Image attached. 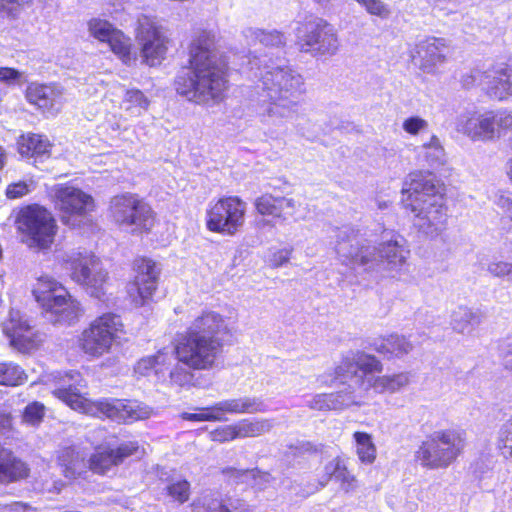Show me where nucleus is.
Wrapping results in <instances>:
<instances>
[{
  "label": "nucleus",
  "mask_w": 512,
  "mask_h": 512,
  "mask_svg": "<svg viewBox=\"0 0 512 512\" xmlns=\"http://www.w3.org/2000/svg\"><path fill=\"white\" fill-rule=\"evenodd\" d=\"M188 63L175 76L177 94L199 105L220 102L227 88V62L216 49L214 33L202 31L192 41Z\"/></svg>",
  "instance_id": "obj_1"
},
{
  "label": "nucleus",
  "mask_w": 512,
  "mask_h": 512,
  "mask_svg": "<svg viewBox=\"0 0 512 512\" xmlns=\"http://www.w3.org/2000/svg\"><path fill=\"white\" fill-rule=\"evenodd\" d=\"M335 237L339 259L357 272L378 274L396 270L405 263L409 253L404 238L394 231L384 232L378 247L349 225L336 228Z\"/></svg>",
  "instance_id": "obj_2"
},
{
  "label": "nucleus",
  "mask_w": 512,
  "mask_h": 512,
  "mask_svg": "<svg viewBox=\"0 0 512 512\" xmlns=\"http://www.w3.org/2000/svg\"><path fill=\"white\" fill-rule=\"evenodd\" d=\"M250 77L257 79L263 97L270 101L266 108L269 117L289 118L295 112L300 97L305 93L302 75L291 66L274 62L267 56H254L248 61Z\"/></svg>",
  "instance_id": "obj_3"
},
{
  "label": "nucleus",
  "mask_w": 512,
  "mask_h": 512,
  "mask_svg": "<svg viewBox=\"0 0 512 512\" xmlns=\"http://www.w3.org/2000/svg\"><path fill=\"white\" fill-rule=\"evenodd\" d=\"M85 386L86 384L78 371H69L59 378L58 387L53 393L74 410L99 418H108L119 423L144 420L152 414V409L148 405L137 400L103 398L98 401H90L83 395L82 389Z\"/></svg>",
  "instance_id": "obj_4"
},
{
  "label": "nucleus",
  "mask_w": 512,
  "mask_h": 512,
  "mask_svg": "<svg viewBox=\"0 0 512 512\" xmlns=\"http://www.w3.org/2000/svg\"><path fill=\"white\" fill-rule=\"evenodd\" d=\"M406 207L415 213L414 225L429 237L437 236L446 225L447 208L438 193L435 177L431 173H410L402 188Z\"/></svg>",
  "instance_id": "obj_5"
},
{
  "label": "nucleus",
  "mask_w": 512,
  "mask_h": 512,
  "mask_svg": "<svg viewBox=\"0 0 512 512\" xmlns=\"http://www.w3.org/2000/svg\"><path fill=\"white\" fill-rule=\"evenodd\" d=\"M225 328L222 316L216 312L197 317L175 346L178 361L193 369L212 367L221 350L219 334Z\"/></svg>",
  "instance_id": "obj_6"
},
{
  "label": "nucleus",
  "mask_w": 512,
  "mask_h": 512,
  "mask_svg": "<svg viewBox=\"0 0 512 512\" xmlns=\"http://www.w3.org/2000/svg\"><path fill=\"white\" fill-rule=\"evenodd\" d=\"M382 363L371 354L355 352L345 356L335 370V379L340 381L342 388L330 393L331 410H343L352 405H359L361 390L371 388L372 376L369 372H381Z\"/></svg>",
  "instance_id": "obj_7"
},
{
  "label": "nucleus",
  "mask_w": 512,
  "mask_h": 512,
  "mask_svg": "<svg viewBox=\"0 0 512 512\" xmlns=\"http://www.w3.org/2000/svg\"><path fill=\"white\" fill-rule=\"evenodd\" d=\"M466 445L464 430H437L421 443L415 457L427 469H446L463 453Z\"/></svg>",
  "instance_id": "obj_8"
},
{
  "label": "nucleus",
  "mask_w": 512,
  "mask_h": 512,
  "mask_svg": "<svg viewBox=\"0 0 512 512\" xmlns=\"http://www.w3.org/2000/svg\"><path fill=\"white\" fill-rule=\"evenodd\" d=\"M295 37L298 50L313 57L334 55L339 47L333 26L319 17L311 16L298 23Z\"/></svg>",
  "instance_id": "obj_9"
},
{
  "label": "nucleus",
  "mask_w": 512,
  "mask_h": 512,
  "mask_svg": "<svg viewBox=\"0 0 512 512\" xmlns=\"http://www.w3.org/2000/svg\"><path fill=\"white\" fill-rule=\"evenodd\" d=\"M123 331L121 317L114 313H105L91 322L80 337L82 350L94 357L109 352Z\"/></svg>",
  "instance_id": "obj_10"
},
{
  "label": "nucleus",
  "mask_w": 512,
  "mask_h": 512,
  "mask_svg": "<svg viewBox=\"0 0 512 512\" xmlns=\"http://www.w3.org/2000/svg\"><path fill=\"white\" fill-rule=\"evenodd\" d=\"M110 211L114 221L131 232L149 231L154 224L151 207L133 194L117 195L111 199Z\"/></svg>",
  "instance_id": "obj_11"
},
{
  "label": "nucleus",
  "mask_w": 512,
  "mask_h": 512,
  "mask_svg": "<svg viewBox=\"0 0 512 512\" xmlns=\"http://www.w3.org/2000/svg\"><path fill=\"white\" fill-rule=\"evenodd\" d=\"M135 33L142 62L149 66L160 64L166 56L169 39L156 19L140 15L136 20Z\"/></svg>",
  "instance_id": "obj_12"
},
{
  "label": "nucleus",
  "mask_w": 512,
  "mask_h": 512,
  "mask_svg": "<svg viewBox=\"0 0 512 512\" xmlns=\"http://www.w3.org/2000/svg\"><path fill=\"white\" fill-rule=\"evenodd\" d=\"M18 229L28 236L30 245L39 248H48L56 233L55 220L51 213L39 206L30 205L19 212Z\"/></svg>",
  "instance_id": "obj_13"
},
{
  "label": "nucleus",
  "mask_w": 512,
  "mask_h": 512,
  "mask_svg": "<svg viewBox=\"0 0 512 512\" xmlns=\"http://www.w3.org/2000/svg\"><path fill=\"white\" fill-rule=\"evenodd\" d=\"M246 203L237 196L220 198L207 211V228L212 232L235 235L244 225Z\"/></svg>",
  "instance_id": "obj_14"
},
{
  "label": "nucleus",
  "mask_w": 512,
  "mask_h": 512,
  "mask_svg": "<svg viewBox=\"0 0 512 512\" xmlns=\"http://www.w3.org/2000/svg\"><path fill=\"white\" fill-rule=\"evenodd\" d=\"M51 194L55 206L63 214L61 220L64 224L76 227L80 224V216L93 208V199L81 189L67 184L55 185Z\"/></svg>",
  "instance_id": "obj_15"
},
{
  "label": "nucleus",
  "mask_w": 512,
  "mask_h": 512,
  "mask_svg": "<svg viewBox=\"0 0 512 512\" xmlns=\"http://www.w3.org/2000/svg\"><path fill=\"white\" fill-rule=\"evenodd\" d=\"M70 271L71 278L84 286L92 297L101 299L105 294L107 273L95 255L88 252L78 253L70 260Z\"/></svg>",
  "instance_id": "obj_16"
},
{
  "label": "nucleus",
  "mask_w": 512,
  "mask_h": 512,
  "mask_svg": "<svg viewBox=\"0 0 512 512\" xmlns=\"http://www.w3.org/2000/svg\"><path fill=\"white\" fill-rule=\"evenodd\" d=\"M448 53L443 38L427 37L420 40L412 51V60L425 73H434L445 62Z\"/></svg>",
  "instance_id": "obj_17"
},
{
  "label": "nucleus",
  "mask_w": 512,
  "mask_h": 512,
  "mask_svg": "<svg viewBox=\"0 0 512 512\" xmlns=\"http://www.w3.org/2000/svg\"><path fill=\"white\" fill-rule=\"evenodd\" d=\"M456 130L463 133L473 141L487 140L494 137L492 112L479 114L465 112L456 119Z\"/></svg>",
  "instance_id": "obj_18"
},
{
  "label": "nucleus",
  "mask_w": 512,
  "mask_h": 512,
  "mask_svg": "<svg viewBox=\"0 0 512 512\" xmlns=\"http://www.w3.org/2000/svg\"><path fill=\"white\" fill-rule=\"evenodd\" d=\"M134 286L140 297V305L151 298L158 286L160 266L150 258L141 257L134 261Z\"/></svg>",
  "instance_id": "obj_19"
},
{
  "label": "nucleus",
  "mask_w": 512,
  "mask_h": 512,
  "mask_svg": "<svg viewBox=\"0 0 512 512\" xmlns=\"http://www.w3.org/2000/svg\"><path fill=\"white\" fill-rule=\"evenodd\" d=\"M46 319L53 324L71 325L78 320L81 309L78 301L73 299L68 292L54 297L44 308Z\"/></svg>",
  "instance_id": "obj_20"
},
{
  "label": "nucleus",
  "mask_w": 512,
  "mask_h": 512,
  "mask_svg": "<svg viewBox=\"0 0 512 512\" xmlns=\"http://www.w3.org/2000/svg\"><path fill=\"white\" fill-rule=\"evenodd\" d=\"M484 86L490 97L497 100L512 96V63L498 64L484 72Z\"/></svg>",
  "instance_id": "obj_21"
},
{
  "label": "nucleus",
  "mask_w": 512,
  "mask_h": 512,
  "mask_svg": "<svg viewBox=\"0 0 512 512\" xmlns=\"http://www.w3.org/2000/svg\"><path fill=\"white\" fill-rule=\"evenodd\" d=\"M3 332L10 339V344L21 352L34 346L32 327L19 311H10L9 319L3 323Z\"/></svg>",
  "instance_id": "obj_22"
},
{
  "label": "nucleus",
  "mask_w": 512,
  "mask_h": 512,
  "mask_svg": "<svg viewBox=\"0 0 512 512\" xmlns=\"http://www.w3.org/2000/svg\"><path fill=\"white\" fill-rule=\"evenodd\" d=\"M26 98L29 103L49 112H58L64 102L63 89L56 85L31 84L27 88Z\"/></svg>",
  "instance_id": "obj_23"
},
{
  "label": "nucleus",
  "mask_w": 512,
  "mask_h": 512,
  "mask_svg": "<svg viewBox=\"0 0 512 512\" xmlns=\"http://www.w3.org/2000/svg\"><path fill=\"white\" fill-rule=\"evenodd\" d=\"M216 410L226 417V414L265 413L268 406L260 397L245 396L221 400L216 403Z\"/></svg>",
  "instance_id": "obj_24"
},
{
  "label": "nucleus",
  "mask_w": 512,
  "mask_h": 512,
  "mask_svg": "<svg viewBox=\"0 0 512 512\" xmlns=\"http://www.w3.org/2000/svg\"><path fill=\"white\" fill-rule=\"evenodd\" d=\"M484 313L480 309H472L464 305L457 306L450 315V326L455 333L471 336L482 323Z\"/></svg>",
  "instance_id": "obj_25"
},
{
  "label": "nucleus",
  "mask_w": 512,
  "mask_h": 512,
  "mask_svg": "<svg viewBox=\"0 0 512 512\" xmlns=\"http://www.w3.org/2000/svg\"><path fill=\"white\" fill-rule=\"evenodd\" d=\"M258 213L286 219L295 213L296 203L292 198L264 194L255 200Z\"/></svg>",
  "instance_id": "obj_26"
},
{
  "label": "nucleus",
  "mask_w": 512,
  "mask_h": 512,
  "mask_svg": "<svg viewBox=\"0 0 512 512\" xmlns=\"http://www.w3.org/2000/svg\"><path fill=\"white\" fill-rule=\"evenodd\" d=\"M18 151L23 157H34L35 161L49 156L51 143L43 135L28 133L17 141Z\"/></svg>",
  "instance_id": "obj_27"
},
{
  "label": "nucleus",
  "mask_w": 512,
  "mask_h": 512,
  "mask_svg": "<svg viewBox=\"0 0 512 512\" xmlns=\"http://www.w3.org/2000/svg\"><path fill=\"white\" fill-rule=\"evenodd\" d=\"M24 462L13 456L12 452L0 447V482H13L28 476Z\"/></svg>",
  "instance_id": "obj_28"
},
{
  "label": "nucleus",
  "mask_w": 512,
  "mask_h": 512,
  "mask_svg": "<svg viewBox=\"0 0 512 512\" xmlns=\"http://www.w3.org/2000/svg\"><path fill=\"white\" fill-rule=\"evenodd\" d=\"M372 347L376 352L391 358L408 354L413 349V344L403 335L391 334L375 340Z\"/></svg>",
  "instance_id": "obj_29"
},
{
  "label": "nucleus",
  "mask_w": 512,
  "mask_h": 512,
  "mask_svg": "<svg viewBox=\"0 0 512 512\" xmlns=\"http://www.w3.org/2000/svg\"><path fill=\"white\" fill-rule=\"evenodd\" d=\"M243 36L247 39L249 45L260 43L266 47H281L286 43V37L278 30H263L259 28L248 27L243 30Z\"/></svg>",
  "instance_id": "obj_30"
},
{
  "label": "nucleus",
  "mask_w": 512,
  "mask_h": 512,
  "mask_svg": "<svg viewBox=\"0 0 512 512\" xmlns=\"http://www.w3.org/2000/svg\"><path fill=\"white\" fill-rule=\"evenodd\" d=\"M32 292L36 301L44 308L57 295L66 294V289L56 280L45 275L38 278Z\"/></svg>",
  "instance_id": "obj_31"
},
{
  "label": "nucleus",
  "mask_w": 512,
  "mask_h": 512,
  "mask_svg": "<svg viewBox=\"0 0 512 512\" xmlns=\"http://www.w3.org/2000/svg\"><path fill=\"white\" fill-rule=\"evenodd\" d=\"M113 51L124 64L132 65L137 61V53L133 50L131 39L127 37L121 30H117L112 34L107 42Z\"/></svg>",
  "instance_id": "obj_32"
},
{
  "label": "nucleus",
  "mask_w": 512,
  "mask_h": 512,
  "mask_svg": "<svg viewBox=\"0 0 512 512\" xmlns=\"http://www.w3.org/2000/svg\"><path fill=\"white\" fill-rule=\"evenodd\" d=\"M374 372L367 373L364 378L372 376L371 387L378 392H395L409 383V376L407 373H399L390 376L375 377Z\"/></svg>",
  "instance_id": "obj_33"
},
{
  "label": "nucleus",
  "mask_w": 512,
  "mask_h": 512,
  "mask_svg": "<svg viewBox=\"0 0 512 512\" xmlns=\"http://www.w3.org/2000/svg\"><path fill=\"white\" fill-rule=\"evenodd\" d=\"M193 512H227L218 492H205L192 503Z\"/></svg>",
  "instance_id": "obj_34"
},
{
  "label": "nucleus",
  "mask_w": 512,
  "mask_h": 512,
  "mask_svg": "<svg viewBox=\"0 0 512 512\" xmlns=\"http://www.w3.org/2000/svg\"><path fill=\"white\" fill-rule=\"evenodd\" d=\"M272 423L267 419L249 421L244 419L236 424L238 438L256 437L269 432Z\"/></svg>",
  "instance_id": "obj_35"
},
{
  "label": "nucleus",
  "mask_w": 512,
  "mask_h": 512,
  "mask_svg": "<svg viewBox=\"0 0 512 512\" xmlns=\"http://www.w3.org/2000/svg\"><path fill=\"white\" fill-rule=\"evenodd\" d=\"M119 465L115 455L113 453V449H106L103 451H99L94 453L89 460V468L94 473L97 474H106L110 469Z\"/></svg>",
  "instance_id": "obj_36"
},
{
  "label": "nucleus",
  "mask_w": 512,
  "mask_h": 512,
  "mask_svg": "<svg viewBox=\"0 0 512 512\" xmlns=\"http://www.w3.org/2000/svg\"><path fill=\"white\" fill-rule=\"evenodd\" d=\"M123 103L126 111L133 116H139L148 109L150 101L142 91L130 89L126 91Z\"/></svg>",
  "instance_id": "obj_37"
},
{
  "label": "nucleus",
  "mask_w": 512,
  "mask_h": 512,
  "mask_svg": "<svg viewBox=\"0 0 512 512\" xmlns=\"http://www.w3.org/2000/svg\"><path fill=\"white\" fill-rule=\"evenodd\" d=\"M354 439L357 444V454L364 463H372L376 457V448L372 437L366 432H355Z\"/></svg>",
  "instance_id": "obj_38"
},
{
  "label": "nucleus",
  "mask_w": 512,
  "mask_h": 512,
  "mask_svg": "<svg viewBox=\"0 0 512 512\" xmlns=\"http://www.w3.org/2000/svg\"><path fill=\"white\" fill-rule=\"evenodd\" d=\"M26 375L20 366L13 363H0V384L17 386L24 382Z\"/></svg>",
  "instance_id": "obj_39"
},
{
  "label": "nucleus",
  "mask_w": 512,
  "mask_h": 512,
  "mask_svg": "<svg viewBox=\"0 0 512 512\" xmlns=\"http://www.w3.org/2000/svg\"><path fill=\"white\" fill-rule=\"evenodd\" d=\"M90 34L101 42H108L116 29L110 22L100 18H92L88 22Z\"/></svg>",
  "instance_id": "obj_40"
},
{
  "label": "nucleus",
  "mask_w": 512,
  "mask_h": 512,
  "mask_svg": "<svg viewBox=\"0 0 512 512\" xmlns=\"http://www.w3.org/2000/svg\"><path fill=\"white\" fill-rule=\"evenodd\" d=\"M426 160L431 166L440 165L444 162L445 152L437 136H432L428 143L423 145Z\"/></svg>",
  "instance_id": "obj_41"
},
{
  "label": "nucleus",
  "mask_w": 512,
  "mask_h": 512,
  "mask_svg": "<svg viewBox=\"0 0 512 512\" xmlns=\"http://www.w3.org/2000/svg\"><path fill=\"white\" fill-rule=\"evenodd\" d=\"M200 413H188L184 412L181 414L182 419L188 421H225L226 417L221 416V412L216 410V403L210 407L198 408Z\"/></svg>",
  "instance_id": "obj_42"
},
{
  "label": "nucleus",
  "mask_w": 512,
  "mask_h": 512,
  "mask_svg": "<svg viewBox=\"0 0 512 512\" xmlns=\"http://www.w3.org/2000/svg\"><path fill=\"white\" fill-rule=\"evenodd\" d=\"M73 455L74 450L68 448L64 450L60 456V461L62 465L65 466V476L68 478H76V476L81 475L86 469V467L81 466V461H79L78 458H72Z\"/></svg>",
  "instance_id": "obj_43"
},
{
  "label": "nucleus",
  "mask_w": 512,
  "mask_h": 512,
  "mask_svg": "<svg viewBox=\"0 0 512 512\" xmlns=\"http://www.w3.org/2000/svg\"><path fill=\"white\" fill-rule=\"evenodd\" d=\"M167 494L180 504L188 501L190 496V483L185 480H177L166 486Z\"/></svg>",
  "instance_id": "obj_44"
},
{
  "label": "nucleus",
  "mask_w": 512,
  "mask_h": 512,
  "mask_svg": "<svg viewBox=\"0 0 512 512\" xmlns=\"http://www.w3.org/2000/svg\"><path fill=\"white\" fill-rule=\"evenodd\" d=\"M498 448L505 458L512 457V418L500 428Z\"/></svg>",
  "instance_id": "obj_45"
},
{
  "label": "nucleus",
  "mask_w": 512,
  "mask_h": 512,
  "mask_svg": "<svg viewBox=\"0 0 512 512\" xmlns=\"http://www.w3.org/2000/svg\"><path fill=\"white\" fill-rule=\"evenodd\" d=\"M45 413V407L40 402H32L28 404L23 412V421L30 424V425H37L39 424Z\"/></svg>",
  "instance_id": "obj_46"
},
{
  "label": "nucleus",
  "mask_w": 512,
  "mask_h": 512,
  "mask_svg": "<svg viewBox=\"0 0 512 512\" xmlns=\"http://www.w3.org/2000/svg\"><path fill=\"white\" fill-rule=\"evenodd\" d=\"M224 474L229 475L230 477H233L237 482H246L248 479H256L257 476L264 479V481H268L269 474L268 473H262L259 470H238L235 468H226L223 470Z\"/></svg>",
  "instance_id": "obj_47"
},
{
  "label": "nucleus",
  "mask_w": 512,
  "mask_h": 512,
  "mask_svg": "<svg viewBox=\"0 0 512 512\" xmlns=\"http://www.w3.org/2000/svg\"><path fill=\"white\" fill-rule=\"evenodd\" d=\"M194 375L187 368L176 365L170 372L171 382L180 386H190L193 383Z\"/></svg>",
  "instance_id": "obj_48"
},
{
  "label": "nucleus",
  "mask_w": 512,
  "mask_h": 512,
  "mask_svg": "<svg viewBox=\"0 0 512 512\" xmlns=\"http://www.w3.org/2000/svg\"><path fill=\"white\" fill-rule=\"evenodd\" d=\"M360 5L363 6L369 14L382 19L388 18L391 13L389 6L381 0H363Z\"/></svg>",
  "instance_id": "obj_49"
},
{
  "label": "nucleus",
  "mask_w": 512,
  "mask_h": 512,
  "mask_svg": "<svg viewBox=\"0 0 512 512\" xmlns=\"http://www.w3.org/2000/svg\"><path fill=\"white\" fill-rule=\"evenodd\" d=\"M138 451L139 445L136 441L123 442L116 449H113L118 464H121L127 457L137 454Z\"/></svg>",
  "instance_id": "obj_50"
},
{
  "label": "nucleus",
  "mask_w": 512,
  "mask_h": 512,
  "mask_svg": "<svg viewBox=\"0 0 512 512\" xmlns=\"http://www.w3.org/2000/svg\"><path fill=\"white\" fill-rule=\"evenodd\" d=\"M339 467H344V461L341 460L340 458H335L329 463H327L325 466V479L321 480L319 482V485L313 486L309 491H307V493H314L320 488H323L331 478H334V475L339 469Z\"/></svg>",
  "instance_id": "obj_51"
},
{
  "label": "nucleus",
  "mask_w": 512,
  "mask_h": 512,
  "mask_svg": "<svg viewBox=\"0 0 512 512\" xmlns=\"http://www.w3.org/2000/svg\"><path fill=\"white\" fill-rule=\"evenodd\" d=\"M161 355H153L140 359L137 362L135 367V371L140 375H146L150 370H155V373L158 374V365L160 363Z\"/></svg>",
  "instance_id": "obj_52"
},
{
  "label": "nucleus",
  "mask_w": 512,
  "mask_h": 512,
  "mask_svg": "<svg viewBox=\"0 0 512 512\" xmlns=\"http://www.w3.org/2000/svg\"><path fill=\"white\" fill-rule=\"evenodd\" d=\"M32 189V182L27 183L25 181H19L8 185L6 189V195L9 199H17L28 194L29 192L32 191Z\"/></svg>",
  "instance_id": "obj_53"
},
{
  "label": "nucleus",
  "mask_w": 512,
  "mask_h": 512,
  "mask_svg": "<svg viewBox=\"0 0 512 512\" xmlns=\"http://www.w3.org/2000/svg\"><path fill=\"white\" fill-rule=\"evenodd\" d=\"M238 438L236 424L226 425L212 432V439L218 442L231 441Z\"/></svg>",
  "instance_id": "obj_54"
},
{
  "label": "nucleus",
  "mask_w": 512,
  "mask_h": 512,
  "mask_svg": "<svg viewBox=\"0 0 512 512\" xmlns=\"http://www.w3.org/2000/svg\"><path fill=\"white\" fill-rule=\"evenodd\" d=\"M492 118L494 132L496 131V126L498 127V130L512 131V112L501 111L496 114L492 112Z\"/></svg>",
  "instance_id": "obj_55"
},
{
  "label": "nucleus",
  "mask_w": 512,
  "mask_h": 512,
  "mask_svg": "<svg viewBox=\"0 0 512 512\" xmlns=\"http://www.w3.org/2000/svg\"><path fill=\"white\" fill-rule=\"evenodd\" d=\"M428 126V123L426 120L418 117V116H412L407 118L402 125V128L405 132L416 135L418 134L422 129L426 128Z\"/></svg>",
  "instance_id": "obj_56"
},
{
  "label": "nucleus",
  "mask_w": 512,
  "mask_h": 512,
  "mask_svg": "<svg viewBox=\"0 0 512 512\" xmlns=\"http://www.w3.org/2000/svg\"><path fill=\"white\" fill-rule=\"evenodd\" d=\"M330 393L328 394H316L312 399L306 402V405L314 410L324 411L331 410L330 407Z\"/></svg>",
  "instance_id": "obj_57"
},
{
  "label": "nucleus",
  "mask_w": 512,
  "mask_h": 512,
  "mask_svg": "<svg viewBox=\"0 0 512 512\" xmlns=\"http://www.w3.org/2000/svg\"><path fill=\"white\" fill-rule=\"evenodd\" d=\"M511 263L505 261L491 262L488 264L487 270L494 277L508 279Z\"/></svg>",
  "instance_id": "obj_58"
},
{
  "label": "nucleus",
  "mask_w": 512,
  "mask_h": 512,
  "mask_svg": "<svg viewBox=\"0 0 512 512\" xmlns=\"http://www.w3.org/2000/svg\"><path fill=\"white\" fill-rule=\"evenodd\" d=\"M499 351L505 367L512 369V337H507L500 342Z\"/></svg>",
  "instance_id": "obj_59"
},
{
  "label": "nucleus",
  "mask_w": 512,
  "mask_h": 512,
  "mask_svg": "<svg viewBox=\"0 0 512 512\" xmlns=\"http://www.w3.org/2000/svg\"><path fill=\"white\" fill-rule=\"evenodd\" d=\"M291 249H280L273 252L269 257L270 266L277 268L286 264L290 258Z\"/></svg>",
  "instance_id": "obj_60"
},
{
  "label": "nucleus",
  "mask_w": 512,
  "mask_h": 512,
  "mask_svg": "<svg viewBox=\"0 0 512 512\" xmlns=\"http://www.w3.org/2000/svg\"><path fill=\"white\" fill-rule=\"evenodd\" d=\"M322 445H314L308 441L298 442L295 446H292L291 449L294 455H305V454H313L321 451Z\"/></svg>",
  "instance_id": "obj_61"
},
{
  "label": "nucleus",
  "mask_w": 512,
  "mask_h": 512,
  "mask_svg": "<svg viewBox=\"0 0 512 512\" xmlns=\"http://www.w3.org/2000/svg\"><path fill=\"white\" fill-rule=\"evenodd\" d=\"M21 77L22 74L14 68L0 67V82L14 84L20 81Z\"/></svg>",
  "instance_id": "obj_62"
},
{
  "label": "nucleus",
  "mask_w": 512,
  "mask_h": 512,
  "mask_svg": "<svg viewBox=\"0 0 512 512\" xmlns=\"http://www.w3.org/2000/svg\"><path fill=\"white\" fill-rule=\"evenodd\" d=\"M494 203L507 213L512 221V196L506 193H499L496 195Z\"/></svg>",
  "instance_id": "obj_63"
},
{
  "label": "nucleus",
  "mask_w": 512,
  "mask_h": 512,
  "mask_svg": "<svg viewBox=\"0 0 512 512\" xmlns=\"http://www.w3.org/2000/svg\"><path fill=\"white\" fill-rule=\"evenodd\" d=\"M225 504L227 512H250L249 505L242 499L229 498Z\"/></svg>",
  "instance_id": "obj_64"
}]
</instances>
